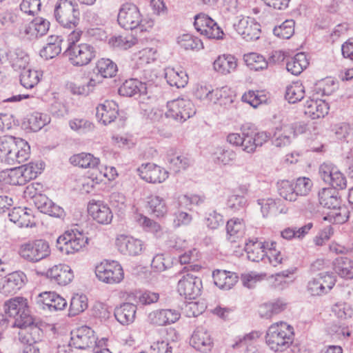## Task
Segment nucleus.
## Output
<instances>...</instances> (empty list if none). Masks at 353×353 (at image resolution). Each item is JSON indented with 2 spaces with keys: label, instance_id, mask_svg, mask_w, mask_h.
<instances>
[{
  "label": "nucleus",
  "instance_id": "obj_1",
  "mask_svg": "<svg viewBox=\"0 0 353 353\" xmlns=\"http://www.w3.org/2000/svg\"><path fill=\"white\" fill-rule=\"evenodd\" d=\"M30 146L23 139L9 134L0 137V161L9 165L20 164L30 157Z\"/></svg>",
  "mask_w": 353,
  "mask_h": 353
},
{
  "label": "nucleus",
  "instance_id": "obj_2",
  "mask_svg": "<svg viewBox=\"0 0 353 353\" xmlns=\"http://www.w3.org/2000/svg\"><path fill=\"white\" fill-rule=\"evenodd\" d=\"M294 329L285 322L276 323L269 327L265 342L274 352L286 350L293 341Z\"/></svg>",
  "mask_w": 353,
  "mask_h": 353
},
{
  "label": "nucleus",
  "instance_id": "obj_3",
  "mask_svg": "<svg viewBox=\"0 0 353 353\" xmlns=\"http://www.w3.org/2000/svg\"><path fill=\"white\" fill-rule=\"evenodd\" d=\"M117 21L126 30L139 28L141 31H148L154 26L152 19H143L138 7L131 3H125L119 9Z\"/></svg>",
  "mask_w": 353,
  "mask_h": 353
},
{
  "label": "nucleus",
  "instance_id": "obj_4",
  "mask_svg": "<svg viewBox=\"0 0 353 353\" xmlns=\"http://www.w3.org/2000/svg\"><path fill=\"white\" fill-rule=\"evenodd\" d=\"M54 17L63 28L74 29L80 20L78 3L73 0H58L54 8Z\"/></svg>",
  "mask_w": 353,
  "mask_h": 353
},
{
  "label": "nucleus",
  "instance_id": "obj_5",
  "mask_svg": "<svg viewBox=\"0 0 353 353\" xmlns=\"http://www.w3.org/2000/svg\"><path fill=\"white\" fill-rule=\"evenodd\" d=\"M3 308L6 315L14 319L12 327L30 325L32 323L26 299L21 296L10 299L5 302Z\"/></svg>",
  "mask_w": 353,
  "mask_h": 353
},
{
  "label": "nucleus",
  "instance_id": "obj_6",
  "mask_svg": "<svg viewBox=\"0 0 353 353\" xmlns=\"http://www.w3.org/2000/svg\"><path fill=\"white\" fill-rule=\"evenodd\" d=\"M88 238L78 230L65 231L56 241V247L65 254L79 252L88 244Z\"/></svg>",
  "mask_w": 353,
  "mask_h": 353
},
{
  "label": "nucleus",
  "instance_id": "obj_7",
  "mask_svg": "<svg viewBox=\"0 0 353 353\" xmlns=\"http://www.w3.org/2000/svg\"><path fill=\"white\" fill-rule=\"evenodd\" d=\"M19 253L21 257L26 261L37 263L49 256L51 250L47 241L36 239L21 244Z\"/></svg>",
  "mask_w": 353,
  "mask_h": 353
},
{
  "label": "nucleus",
  "instance_id": "obj_8",
  "mask_svg": "<svg viewBox=\"0 0 353 353\" xmlns=\"http://www.w3.org/2000/svg\"><path fill=\"white\" fill-rule=\"evenodd\" d=\"M65 53L74 66L86 65L96 56V50L92 46L88 43L77 44L74 42L68 43Z\"/></svg>",
  "mask_w": 353,
  "mask_h": 353
},
{
  "label": "nucleus",
  "instance_id": "obj_9",
  "mask_svg": "<svg viewBox=\"0 0 353 353\" xmlns=\"http://www.w3.org/2000/svg\"><path fill=\"white\" fill-rule=\"evenodd\" d=\"M268 138V134H228L227 141L234 146L241 147L243 151L250 153L253 152L257 146H261Z\"/></svg>",
  "mask_w": 353,
  "mask_h": 353
},
{
  "label": "nucleus",
  "instance_id": "obj_10",
  "mask_svg": "<svg viewBox=\"0 0 353 353\" xmlns=\"http://www.w3.org/2000/svg\"><path fill=\"white\" fill-rule=\"evenodd\" d=\"M168 110L165 115L183 123L196 114V109L192 101L184 99H177L167 103Z\"/></svg>",
  "mask_w": 353,
  "mask_h": 353
},
{
  "label": "nucleus",
  "instance_id": "obj_11",
  "mask_svg": "<svg viewBox=\"0 0 353 353\" xmlns=\"http://www.w3.org/2000/svg\"><path fill=\"white\" fill-rule=\"evenodd\" d=\"M95 274L99 281L109 284L119 283L123 279V270L117 261L102 262L96 266Z\"/></svg>",
  "mask_w": 353,
  "mask_h": 353
},
{
  "label": "nucleus",
  "instance_id": "obj_12",
  "mask_svg": "<svg viewBox=\"0 0 353 353\" xmlns=\"http://www.w3.org/2000/svg\"><path fill=\"white\" fill-rule=\"evenodd\" d=\"M201 279L190 273L183 275L178 281L177 290L186 299L197 298L201 293Z\"/></svg>",
  "mask_w": 353,
  "mask_h": 353
},
{
  "label": "nucleus",
  "instance_id": "obj_13",
  "mask_svg": "<svg viewBox=\"0 0 353 353\" xmlns=\"http://www.w3.org/2000/svg\"><path fill=\"white\" fill-rule=\"evenodd\" d=\"M194 26L201 34L208 39H221L224 34L221 28L209 16L201 13L195 16Z\"/></svg>",
  "mask_w": 353,
  "mask_h": 353
},
{
  "label": "nucleus",
  "instance_id": "obj_14",
  "mask_svg": "<svg viewBox=\"0 0 353 353\" xmlns=\"http://www.w3.org/2000/svg\"><path fill=\"white\" fill-rule=\"evenodd\" d=\"M36 303L39 309L44 311H61L67 306V301L54 292H43L36 298Z\"/></svg>",
  "mask_w": 353,
  "mask_h": 353
},
{
  "label": "nucleus",
  "instance_id": "obj_15",
  "mask_svg": "<svg viewBox=\"0 0 353 353\" xmlns=\"http://www.w3.org/2000/svg\"><path fill=\"white\" fill-rule=\"evenodd\" d=\"M233 27L246 41H255L260 37L261 26L253 18L243 17L234 23Z\"/></svg>",
  "mask_w": 353,
  "mask_h": 353
},
{
  "label": "nucleus",
  "instance_id": "obj_16",
  "mask_svg": "<svg viewBox=\"0 0 353 353\" xmlns=\"http://www.w3.org/2000/svg\"><path fill=\"white\" fill-rule=\"evenodd\" d=\"M336 279L332 274L320 273L308 282L307 290L312 296H321L327 293L335 285Z\"/></svg>",
  "mask_w": 353,
  "mask_h": 353
},
{
  "label": "nucleus",
  "instance_id": "obj_17",
  "mask_svg": "<svg viewBox=\"0 0 353 353\" xmlns=\"http://www.w3.org/2000/svg\"><path fill=\"white\" fill-rule=\"evenodd\" d=\"M139 176L148 183H162L168 177V172L154 163L142 164L137 169Z\"/></svg>",
  "mask_w": 353,
  "mask_h": 353
},
{
  "label": "nucleus",
  "instance_id": "obj_18",
  "mask_svg": "<svg viewBox=\"0 0 353 353\" xmlns=\"http://www.w3.org/2000/svg\"><path fill=\"white\" fill-rule=\"evenodd\" d=\"M70 345L84 350L96 343L94 332L88 326H83L71 332Z\"/></svg>",
  "mask_w": 353,
  "mask_h": 353
},
{
  "label": "nucleus",
  "instance_id": "obj_19",
  "mask_svg": "<svg viewBox=\"0 0 353 353\" xmlns=\"http://www.w3.org/2000/svg\"><path fill=\"white\" fill-rule=\"evenodd\" d=\"M180 313L176 310L160 309L150 312L148 315V323L154 326H165L177 321Z\"/></svg>",
  "mask_w": 353,
  "mask_h": 353
},
{
  "label": "nucleus",
  "instance_id": "obj_20",
  "mask_svg": "<svg viewBox=\"0 0 353 353\" xmlns=\"http://www.w3.org/2000/svg\"><path fill=\"white\" fill-rule=\"evenodd\" d=\"M190 344L198 352L209 353L213 348L214 341L206 329L199 327L192 333Z\"/></svg>",
  "mask_w": 353,
  "mask_h": 353
},
{
  "label": "nucleus",
  "instance_id": "obj_21",
  "mask_svg": "<svg viewBox=\"0 0 353 353\" xmlns=\"http://www.w3.org/2000/svg\"><path fill=\"white\" fill-rule=\"evenodd\" d=\"M26 280V274L21 271L8 274L1 279L0 292L6 296L15 294L23 286Z\"/></svg>",
  "mask_w": 353,
  "mask_h": 353
},
{
  "label": "nucleus",
  "instance_id": "obj_22",
  "mask_svg": "<svg viewBox=\"0 0 353 353\" xmlns=\"http://www.w3.org/2000/svg\"><path fill=\"white\" fill-rule=\"evenodd\" d=\"M115 243L118 250L124 255L137 256L143 250L142 241L130 236L121 234L116 239Z\"/></svg>",
  "mask_w": 353,
  "mask_h": 353
},
{
  "label": "nucleus",
  "instance_id": "obj_23",
  "mask_svg": "<svg viewBox=\"0 0 353 353\" xmlns=\"http://www.w3.org/2000/svg\"><path fill=\"white\" fill-rule=\"evenodd\" d=\"M88 211L92 219L100 224H109L113 218L110 208L101 201H90Z\"/></svg>",
  "mask_w": 353,
  "mask_h": 353
},
{
  "label": "nucleus",
  "instance_id": "obj_24",
  "mask_svg": "<svg viewBox=\"0 0 353 353\" xmlns=\"http://www.w3.org/2000/svg\"><path fill=\"white\" fill-rule=\"evenodd\" d=\"M33 202L35 207L42 213L61 219L66 215L62 207L54 203L44 194L37 196Z\"/></svg>",
  "mask_w": 353,
  "mask_h": 353
},
{
  "label": "nucleus",
  "instance_id": "obj_25",
  "mask_svg": "<svg viewBox=\"0 0 353 353\" xmlns=\"http://www.w3.org/2000/svg\"><path fill=\"white\" fill-rule=\"evenodd\" d=\"M8 217L10 221L20 228H32L36 225L31 210L26 208H13L8 213Z\"/></svg>",
  "mask_w": 353,
  "mask_h": 353
},
{
  "label": "nucleus",
  "instance_id": "obj_26",
  "mask_svg": "<svg viewBox=\"0 0 353 353\" xmlns=\"http://www.w3.org/2000/svg\"><path fill=\"white\" fill-rule=\"evenodd\" d=\"M47 276L60 285H68L72 281L74 277L70 267L65 264H59L53 266L48 270Z\"/></svg>",
  "mask_w": 353,
  "mask_h": 353
},
{
  "label": "nucleus",
  "instance_id": "obj_27",
  "mask_svg": "<svg viewBox=\"0 0 353 353\" xmlns=\"http://www.w3.org/2000/svg\"><path fill=\"white\" fill-rule=\"evenodd\" d=\"M118 105L113 101H105L97 107L96 116L104 125L114 121L118 115Z\"/></svg>",
  "mask_w": 353,
  "mask_h": 353
},
{
  "label": "nucleus",
  "instance_id": "obj_28",
  "mask_svg": "<svg viewBox=\"0 0 353 353\" xmlns=\"http://www.w3.org/2000/svg\"><path fill=\"white\" fill-rule=\"evenodd\" d=\"M17 327L21 329L19 336L22 343L37 344V342L41 340L43 331L34 323L32 316V323L30 325Z\"/></svg>",
  "mask_w": 353,
  "mask_h": 353
},
{
  "label": "nucleus",
  "instance_id": "obj_29",
  "mask_svg": "<svg viewBox=\"0 0 353 353\" xmlns=\"http://www.w3.org/2000/svg\"><path fill=\"white\" fill-rule=\"evenodd\" d=\"M212 277L214 284L223 290L231 289L238 281L236 273L227 270H216L213 271Z\"/></svg>",
  "mask_w": 353,
  "mask_h": 353
},
{
  "label": "nucleus",
  "instance_id": "obj_30",
  "mask_svg": "<svg viewBox=\"0 0 353 353\" xmlns=\"http://www.w3.org/2000/svg\"><path fill=\"white\" fill-rule=\"evenodd\" d=\"M147 89L145 83L137 79H130L126 80L119 88V93L121 96L131 97L137 94H147Z\"/></svg>",
  "mask_w": 353,
  "mask_h": 353
},
{
  "label": "nucleus",
  "instance_id": "obj_31",
  "mask_svg": "<svg viewBox=\"0 0 353 353\" xmlns=\"http://www.w3.org/2000/svg\"><path fill=\"white\" fill-rule=\"evenodd\" d=\"M327 103L321 99L307 100L305 103V114L312 119L324 117L328 113Z\"/></svg>",
  "mask_w": 353,
  "mask_h": 353
},
{
  "label": "nucleus",
  "instance_id": "obj_32",
  "mask_svg": "<svg viewBox=\"0 0 353 353\" xmlns=\"http://www.w3.org/2000/svg\"><path fill=\"white\" fill-rule=\"evenodd\" d=\"M245 250L247 253L248 259L253 262L263 261L267 255V251L264 250V245L257 239H250L245 243Z\"/></svg>",
  "mask_w": 353,
  "mask_h": 353
},
{
  "label": "nucleus",
  "instance_id": "obj_33",
  "mask_svg": "<svg viewBox=\"0 0 353 353\" xmlns=\"http://www.w3.org/2000/svg\"><path fill=\"white\" fill-rule=\"evenodd\" d=\"M137 306L132 303H125L115 308L114 316L122 325H129L134 322Z\"/></svg>",
  "mask_w": 353,
  "mask_h": 353
},
{
  "label": "nucleus",
  "instance_id": "obj_34",
  "mask_svg": "<svg viewBox=\"0 0 353 353\" xmlns=\"http://www.w3.org/2000/svg\"><path fill=\"white\" fill-rule=\"evenodd\" d=\"M214 69L222 74L234 72L237 67L236 59L231 54H223L217 57L213 63Z\"/></svg>",
  "mask_w": 353,
  "mask_h": 353
},
{
  "label": "nucleus",
  "instance_id": "obj_35",
  "mask_svg": "<svg viewBox=\"0 0 353 353\" xmlns=\"http://www.w3.org/2000/svg\"><path fill=\"white\" fill-rule=\"evenodd\" d=\"M309 64L307 56L304 52H299L287 60L286 69L293 75L300 74Z\"/></svg>",
  "mask_w": 353,
  "mask_h": 353
},
{
  "label": "nucleus",
  "instance_id": "obj_36",
  "mask_svg": "<svg viewBox=\"0 0 353 353\" xmlns=\"http://www.w3.org/2000/svg\"><path fill=\"white\" fill-rule=\"evenodd\" d=\"M236 153L225 147H216L211 154L212 161L219 165L232 164L236 159Z\"/></svg>",
  "mask_w": 353,
  "mask_h": 353
},
{
  "label": "nucleus",
  "instance_id": "obj_37",
  "mask_svg": "<svg viewBox=\"0 0 353 353\" xmlns=\"http://www.w3.org/2000/svg\"><path fill=\"white\" fill-rule=\"evenodd\" d=\"M70 162L79 168L94 169L99 165L100 160L90 153L81 152L70 157Z\"/></svg>",
  "mask_w": 353,
  "mask_h": 353
},
{
  "label": "nucleus",
  "instance_id": "obj_38",
  "mask_svg": "<svg viewBox=\"0 0 353 353\" xmlns=\"http://www.w3.org/2000/svg\"><path fill=\"white\" fill-rule=\"evenodd\" d=\"M319 200L322 206L328 209L336 210L341 205L340 198L331 188H323L319 191Z\"/></svg>",
  "mask_w": 353,
  "mask_h": 353
},
{
  "label": "nucleus",
  "instance_id": "obj_39",
  "mask_svg": "<svg viewBox=\"0 0 353 353\" xmlns=\"http://www.w3.org/2000/svg\"><path fill=\"white\" fill-rule=\"evenodd\" d=\"M165 78L170 86L178 88L185 87L188 81V76L185 72L170 68L165 69Z\"/></svg>",
  "mask_w": 353,
  "mask_h": 353
},
{
  "label": "nucleus",
  "instance_id": "obj_40",
  "mask_svg": "<svg viewBox=\"0 0 353 353\" xmlns=\"http://www.w3.org/2000/svg\"><path fill=\"white\" fill-rule=\"evenodd\" d=\"M334 270L341 277L345 279L353 278V265L351 260L347 257L340 256L333 263Z\"/></svg>",
  "mask_w": 353,
  "mask_h": 353
},
{
  "label": "nucleus",
  "instance_id": "obj_41",
  "mask_svg": "<svg viewBox=\"0 0 353 353\" xmlns=\"http://www.w3.org/2000/svg\"><path fill=\"white\" fill-rule=\"evenodd\" d=\"M165 161L169 164L170 168L175 172L186 169L190 164V159L183 155L176 154L173 150L168 152Z\"/></svg>",
  "mask_w": 353,
  "mask_h": 353
},
{
  "label": "nucleus",
  "instance_id": "obj_42",
  "mask_svg": "<svg viewBox=\"0 0 353 353\" xmlns=\"http://www.w3.org/2000/svg\"><path fill=\"white\" fill-rule=\"evenodd\" d=\"M226 232L228 239L232 242L243 236L245 232V224L243 220L238 218L229 220L226 224Z\"/></svg>",
  "mask_w": 353,
  "mask_h": 353
},
{
  "label": "nucleus",
  "instance_id": "obj_43",
  "mask_svg": "<svg viewBox=\"0 0 353 353\" xmlns=\"http://www.w3.org/2000/svg\"><path fill=\"white\" fill-rule=\"evenodd\" d=\"M147 203L151 213L157 217H163L168 212L165 200L158 195L148 196Z\"/></svg>",
  "mask_w": 353,
  "mask_h": 353
},
{
  "label": "nucleus",
  "instance_id": "obj_44",
  "mask_svg": "<svg viewBox=\"0 0 353 353\" xmlns=\"http://www.w3.org/2000/svg\"><path fill=\"white\" fill-rule=\"evenodd\" d=\"M3 179L5 183L23 185L26 183L20 167L14 168L9 170L3 171L0 174V180Z\"/></svg>",
  "mask_w": 353,
  "mask_h": 353
},
{
  "label": "nucleus",
  "instance_id": "obj_45",
  "mask_svg": "<svg viewBox=\"0 0 353 353\" xmlns=\"http://www.w3.org/2000/svg\"><path fill=\"white\" fill-rule=\"evenodd\" d=\"M12 67L15 70H24L29 63L28 55L21 49H16L14 51H10L8 54Z\"/></svg>",
  "mask_w": 353,
  "mask_h": 353
},
{
  "label": "nucleus",
  "instance_id": "obj_46",
  "mask_svg": "<svg viewBox=\"0 0 353 353\" xmlns=\"http://www.w3.org/2000/svg\"><path fill=\"white\" fill-rule=\"evenodd\" d=\"M246 65L252 70L258 71L265 69L268 61L261 54L252 52L243 56Z\"/></svg>",
  "mask_w": 353,
  "mask_h": 353
},
{
  "label": "nucleus",
  "instance_id": "obj_47",
  "mask_svg": "<svg viewBox=\"0 0 353 353\" xmlns=\"http://www.w3.org/2000/svg\"><path fill=\"white\" fill-rule=\"evenodd\" d=\"M96 69L99 74L104 78H110L116 75L117 72V65L109 59L102 58L99 59L96 64Z\"/></svg>",
  "mask_w": 353,
  "mask_h": 353
},
{
  "label": "nucleus",
  "instance_id": "obj_48",
  "mask_svg": "<svg viewBox=\"0 0 353 353\" xmlns=\"http://www.w3.org/2000/svg\"><path fill=\"white\" fill-rule=\"evenodd\" d=\"M41 76L39 71L26 68L20 74V83L25 88L31 89L38 84Z\"/></svg>",
  "mask_w": 353,
  "mask_h": 353
},
{
  "label": "nucleus",
  "instance_id": "obj_49",
  "mask_svg": "<svg viewBox=\"0 0 353 353\" xmlns=\"http://www.w3.org/2000/svg\"><path fill=\"white\" fill-rule=\"evenodd\" d=\"M44 165L45 164L43 161H38L19 166L26 183L35 179L39 174H41L44 169Z\"/></svg>",
  "mask_w": 353,
  "mask_h": 353
},
{
  "label": "nucleus",
  "instance_id": "obj_50",
  "mask_svg": "<svg viewBox=\"0 0 353 353\" xmlns=\"http://www.w3.org/2000/svg\"><path fill=\"white\" fill-rule=\"evenodd\" d=\"M137 39L132 35L114 36L109 39V44L114 48L121 50H128L137 43Z\"/></svg>",
  "mask_w": 353,
  "mask_h": 353
},
{
  "label": "nucleus",
  "instance_id": "obj_51",
  "mask_svg": "<svg viewBox=\"0 0 353 353\" xmlns=\"http://www.w3.org/2000/svg\"><path fill=\"white\" fill-rule=\"evenodd\" d=\"M304 94L305 88L302 83L295 82L287 87L285 97L289 103H294L301 101Z\"/></svg>",
  "mask_w": 353,
  "mask_h": 353
},
{
  "label": "nucleus",
  "instance_id": "obj_52",
  "mask_svg": "<svg viewBox=\"0 0 353 353\" xmlns=\"http://www.w3.org/2000/svg\"><path fill=\"white\" fill-rule=\"evenodd\" d=\"M88 307V298L84 294H76L71 299L69 315L74 316L83 312Z\"/></svg>",
  "mask_w": 353,
  "mask_h": 353
},
{
  "label": "nucleus",
  "instance_id": "obj_53",
  "mask_svg": "<svg viewBox=\"0 0 353 353\" xmlns=\"http://www.w3.org/2000/svg\"><path fill=\"white\" fill-rule=\"evenodd\" d=\"M178 43L185 50H199L203 48L200 39L190 34H184L178 38Z\"/></svg>",
  "mask_w": 353,
  "mask_h": 353
},
{
  "label": "nucleus",
  "instance_id": "obj_54",
  "mask_svg": "<svg viewBox=\"0 0 353 353\" xmlns=\"http://www.w3.org/2000/svg\"><path fill=\"white\" fill-rule=\"evenodd\" d=\"M258 204L261 206V210L264 217L270 214H276L277 213H285L286 211L283 208L278 210L277 203L271 198L262 199L257 201Z\"/></svg>",
  "mask_w": 353,
  "mask_h": 353
},
{
  "label": "nucleus",
  "instance_id": "obj_55",
  "mask_svg": "<svg viewBox=\"0 0 353 353\" xmlns=\"http://www.w3.org/2000/svg\"><path fill=\"white\" fill-rule=\"evenodd\" d=\"M274 34L281 39H290L294 33V21L286 20L273 30Z\"/></svg>",
  "mask_w": 353,
  "mask_h": 353
},
{
  "label": "nucleus",
  "instance_id": "obj_56",
  "mask_svg": "<svg viewBox=\"0 0 353 353\" xmlns=\"http://www.w3.org/2000/svg\"><path fill=\"white\" fill-rule=\"evenodd\" d=\"M294 184L288 180H283L278 183V192L279 195L284 199L289 201H296V192H294Z\"/></svg>",
  "mask_w": 353,
  "mask_h": 353
},
{
  "label": "nucleus",
  "instance_id": "obj_57",
  "mask_svg": "<svg viewBox=\"0 0 353 353\" xmlns=\"http://www.w3.org/2000/svg\"><path fill=\"white\" fill-rule=\"evenodd\" d=\"M349 219V212L345 208H341V205L336 210L327 214L324 216L323 219L328 221L334 224H342L346 222Z\"/></svg>",
  "mask_w": 353,
  "mask_h": 353
},
{
  "label": "nucleus",
  "instance_id": "obj_58",
  "mask_svg": "<svg viewBox=\"0 0 353 353\" xmlns=\"http://www.w3.org/2000/svg\"><path fill=\"white\" fill-rule=\"evenodd\" d=\"M332 311L334 315L340 319H347L353 316V309L351 305L345 302H338L335 303Z\"/></svg>",
  "mask_w": 353,
  "mask_h": 353
},
{
  "label": "nucleus",
  "instance_id": "obj_59",
  "mask_svg": "<svg viewBox=\"0 0 353 353\" xmlns=\"http://www.w3.org/2000/svg\"><path fill=\"white\" fill-rule=\"evenodd\" d=\"M50 122V118L46 115L41 113L36 112L29 119L30 129L33 132L41 130Z\"/></svg>",
  "mask_w": 353,
  "mask_h": 353
},
{
  "label": "nucleus",
  "instance_id": "obj_60",
  "mask_svg": "<svg viewBox=\"0 0 353 353\" xmlns=\"http://www.w3.org/2000/svg\"><path fill=\"white\" fill-rule=\"evenodd\" d=\"M312 186V181L307 177H299L296 180L294 185V192H296V198L298 196L307 195Z\"/></svg>",
  "mask_w": 353,
  "mask_h": 353
},
{
  "label": "nucleus",
  "instance_id": "obj_61",
  "mask_svg": "<svg viewBox=\"0 0 353 353\" xmlns=\"http://www.w3.org/2000/svg\"><path fill=\"white\" fill-rule=\"evenodd\" d=\"M71 130L74 131H81L82 132H88L93 131L94 125L90 121L84 119L75 118L69 123Z\"/></svg>",
  "mask_w": 353,
  "mask_h": 353
},
{
  "label": "nucleus",
  "instance_id": "obj_62",
  "mask_svg": "<svg viewBox=\"0 0 353 353\" xmlns=\"http://www.w3.org/2000/svg\"><path fill=\"white\" fill-rule=\"evenodd\" d=\"M112 139L119 148H130L135 144V139L131 134H114Z\"/></svg>",
  "mask_w": 353,
  "mask_h": 353
},
{
  "label": "nucleus",
  "instance_id": "obj_63",
  "mask_svg": "<svg viewBox=\"0 0 353 353\" xmlns=\"http://www.w3.org/2000/svg\"><path fill=\"white\" fill-rule=\"evenodd\" d=\"M223 223V216L216 211L210 212L205 219V224L211 230H216Z\"/></svg>",
  "mask_w": 353,
  "mask_h": 353
},
{
  "label": "nucleus",
  "instance_id": "obj_64",
  "mask_svg": "<svg viewBox=\"0 0 353 353\" xmlns=\"http://www.w3.org/2000/svg\"><path fill=\"white\" fill-rule=\"evenodd\" d=\"M338 168L332 163H323L319 167V172L323 181L327 183L334 177V172H336Z\"/></svg>",
  "mask_w": 353,
  "mask_h": 353
}]
</instances>
